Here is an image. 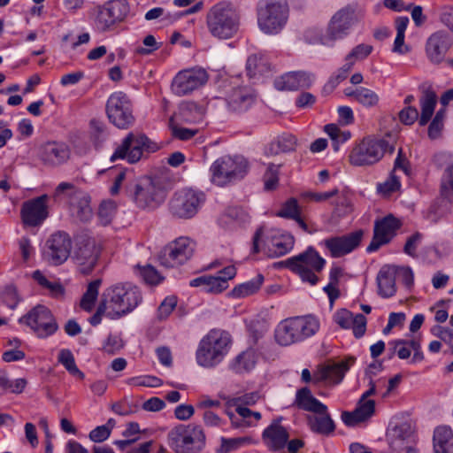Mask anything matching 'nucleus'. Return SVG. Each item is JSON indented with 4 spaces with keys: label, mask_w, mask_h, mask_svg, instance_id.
<instances>
[{
    "label": "nucleus",
    "mask_w": 453,
    "mask_h": 453,
    "mask_svg": "<svg viewBox=\"0 0 453 453\" xmlns=\"http://www.w3.org/2000/svg\"><path fill=\"white\" fill-rule=\"evenodd\" d=\"M293 405L299 410L311 412H325L326 405L313 396L311 389L307 387L298 389Z\"/></svg>",
    "instance_id": "34"
},
{
    "label": "nucleus",
    "mask_w": 453,
    "mask_h": 453,
    "mask_svg": "<svg viewBox=\"0 0 453 453\" xmlns=\"http://www.w3.org/2000/svg\"><path fill=\"white\" fill-rule=\"evenodd\" d=\"M256 354L253 350H246L238 355L232 363V369L237 372L242 373L250 372L255 367Z\"/></svg>",
    "instance_id": "44"
},
{
    "label": "nucleus",
    "mask_w": 453,
    "mask_h": 453,
    "mask_svg": "<svg viewBox=\"0 0 453 453\" xmlns=\"http://www.w3.org/2000/svg\"><path fill=\"white\" fill-rule=\"evenodd\" d=\"M396 267L385 265L378 273L376 281L378 294L383 298H389L396 292Z\"/></svg>",
    "instance_id": "33"
},
{
    "label": "nucleus",
    "mask_w": 453,
    "mask_h": 453,
    "mask_svg": "<svg viewBox=\"0 0 453 453\" xmlns=\"http://www.w3.org/2000/svg\"><path fill=\"white\" fill-rule=\"evenodd\" d=\"M257 24L261 31L276 35L282 30L288 18L287 0H259L257 6Z\"/></svg>",
    "instance_id": "5"
},
{
    "label": "nucleus",
    "mask_w": 453,
    "mask_h": 453,
    "mask_svg": "<svg viewBox=\"0 0 453 453\" xmlns=\"http://www.w3.org/2000/svg\"><path fill=\"white\" fill-rule=\"evenodd\" d=\"M203 192L185 188L176 191L169 201L168 208L171 215L177 219H191L205 202Z\"/></svg>",
    "instance_id": "9"
},
{
    "label": "nucleus",
    "mask_w": 453,
    "mask_h": 453,
    "mask_svg": "<svg viewBox=\"0 0 453 453\" xmlns=\"http://www.w3.org/2000/svg\"><path fill=\"white\" fill-rule=\"evenodd\" d=\"M296 138L295 135L291 134H283L279 136L276 144L278 146V150L280 152H288L292 151L296 149Z\"/></svg>",
    "instance_id": "62"
},
{
    "label": "nucleus",
    "mask_w": 453,
    "mask_h": 453,
    "mask_svg": "<svg viewBox=\"0 0 453 453\" xmlns=\"http://www.w3.org/2000/svg\"><path fill=\"white\" fill-rule=\"evenodd\" d=\"M58 360L70 374L78 376L81 380L84 379L85 375L77 367L73 354L70 349H61L58 353Z\"/></svg>",
    "instance_id": "49"
},
{
    "label": "nucleus",
    "mask_w": 453,
    "mask_h": 453,
    "mask_svg": "<svg viewBox=\"0 0 453 453\" xmlns=\"http://www.w3.org/2000/svg\"><path fill=\"white\" fill-rule=\"evenodd\" d=\"M231 338L228 333L212 329L199 342L196 357L201 366L211 368L219 365L228 352Z\"/></svg>",
    "instance_id": "3"
},
{
    "label": "nucleus",
    "mask_w": 453,
    "mask_h": 453,
    "mask_svg": "<svg viewBox=\"0 0 453 453\" xmlns=\"http://www.w3.org/2000/svg\"><path fill=\"white\" fill-rule=\"evenodd\" d=\"M128 383L136 387L157 388L162 385V380L151 375L137 376L129 379Z\"/></svg>",
    "instance_id": "59"
},
{
    "label": "nucleus",
    "mask_w": 453,
    "mask_h": 453,
    "mask_svg": "<svg viewBox=\"0 0 453 453\" xmlns=\"http://www.w3.org/2000/svg\"><path fill=\"white\" fill-rule=\"evenodd\" d=\"M372 46L370 44H358L350 50L348 54V58H352L355 62L364 60L372 53Z\"/></svg>",
    "instance_id": "63"
},
{
    "label": "nucleus",
    "mask_w": 453,
    "mask_h": 453,
    "mask_svg": "<svg viewBox=\"0 0 453 453\" xmlns=\"http://www.w3.org/2000/svg\"><path fill=\"white\" fill-rule=\"evenodd\" d=\"M206 25L212 36L222 40L232 38L239 29V12L230 1L219 2L207 12Z\"/></svg>",
    "instance_id": "2"
},
{
    "label": "nucleus",
    "mask_w": 453,
    "mask_h": 453,
    "mask_svg": "<svg viewBox=\"0 0 453 453\" xmlns=\"http://www.w3.org/2000/svg\"><path fill=\"white\" fill-rule=\"evenodd\" d=\"M248 168L247 161L241 157L228 156L218 158L211 166V180L219 187L242 179Z\"/></svg>",
    "instance_id": "10"
},
{
    "label": "nucleus",
    "mask_w": 453,
    "mask_h": 453,
    "mask_svg": "<svg viewBox=\"0 0 453 453\" xmlns=\"http://www.w3.org/2000/svg\"><path fill=\"white\" fill-rule=\"evenodd\" d=\"M40 157L46 164L58 165L69 158L70 150L64 142H48L42 145Z\"/></svg>",
    "instance_id": "30"
},
{
    "label": "nucleus",
    "mask_w": 453,
    "mask_h": 453,
    "mask_svg": "<svg viewBox=\"0 0 453 453\" xmlns=\"http://www.w3.org/2000/svg\"><path fill=\"white\" fill-rule=\"evenodd\" d=\"M112 26H114V19H110L108 12L105 10L104 4L99 5L95 18V27L96 30L105 32Z\"/></svg>",
    "instance_id": "54"
},
{
    "label": "nucleus",
    "mask_w": 453,
    "mask_h": 453,
    "mask_svg": "<svg viewBox=\"0 0 453 453\" xmlns=\"http://www.w3.org/2000/svg\"><path fill=\"white\" fill-rule=\"evenodd\" d=\"M401 226V222L393 215H388L374 224L373 237L366 251L368 253L378 250L382 245L387 244L395 236V232Z\"/></svg>",
    "instance_id": "24"
},
{
    "label": "nucleus",
    "mask_w": 453,
    "mask_h": 453,
    "mask_svg": "<svg viewBox=\"0 0 453 453\" xmlns=\"http://www.w3.org/2000/svg\"><path fill=\"white\" fill-rule=\"evenodd\" d=\"M387 440L392 450L400 452L415 441V429L407 421L395 423L388 429Z\"/></svg>",
    "instance_id": "26"
},
{
    "label": "nucleus",
    "mask_w": 453,
    "mask_h": 453,
    "mask_svg": "<svg viewBox=\"0 0 453 453\" xmlns=\"http://www.w3.org/2000/svg\"><path fill=\"white\" fill-rule=\"evenodd\" d=\"M453 45L452 36L445 31L433 33L426 42V55L433 65L444 62L447 53Z\"/></svg>",
    "instance_id": "23"
},
{
    "label": "nucleus",
    "mask_w": 453,
    "mask_h": 453,
    "mask_svg": "<svg viewBox=\"0 0 453 453\" xmlns=\"http://www.w3.org/2000/svg\"><path fill=\"white\" fill-rule=\"evenodd\" d=\"M107 117L114 126L127 129L134 121L133 106L129 97L124 92L112 93L106 103Z\"/></svg>",
    "instance_id": "14"
},
{
    "label": "nucleus",
    "mask_w": 453,
    "mask_h": 453,
    "mask_svg": "<svg viewBox=\"0 0 453 453\" xmlns=\"http://www.w3.org/2000/svg\"><path fill=\"white\" fill-rule=\"evenodd\" d=\"M294 244L295 238L288 233L273 235L268 245V255L275 257L284 256L293 249Z\"/></svg>",
    "instance_id": "39"
},
{
    "label": "nucleus",
    "mask_w": 453,
    "mask_h": 453,
    "mask_svg": "<svg viewBox=\"0 0 453 453\" xmlns=\"http://www.w3.org/2000/svg\"><path fill=\"white\" fill-rule=\"evenodd\" d=\"M325 132L332 140V147L334 151H338L340 145L347 142L351 137L349 131H342L335 124H327L324 127Z\"/></svg>",
    "instance_id": "48"
},
{
    "label": "nucleus",
    "mask_w": 453,
    "mask_h": 453,
    "mask_svg": "<svg viewBox=\"0 0 453 453\" xmlns=\"http://www.w3.org/2000/svg\"><path fill=\"white\" fill-rule=\"evenodd\" d=\"M127 192L133 197L135 204L141 209H155L165 198L164 189L157 185L150 178H142L127 188Z\"/></svg>",
    "instance_id": "12"
},
{
    "label": "nucleus",
    "mask_w": 453,
    "mask_h": 453,
    "mask_svg": "<svg viewBox=\"0 0 453 453\" xmlns=\"http://www.w3.org/2000/svg\"><path fill=\"white\" fill-rule=\"evenodd\" d=\"M357 22L356 7L352 4L338 10L327 23L320 41L323 45L333 46L336 41L347 37L352 27Z\"/></svg>",
    "instance_id": "8"
},
{
    "label": "nucleus",
    "mask_w": 453,
    "mask_h": 453,
    "mask_svg": "<svg viewBox=\"0 0 453 453\" xmlns=\"http://www.w3.org/2000/svg\"><path fill=\"white\" fill-rule=\"evenodd\" d=\"M400 187L401 184L398 178L392 173L387 180L378 185L377 188L380 193L388 196L398 190Z\"/></svg>",
    "instance_id": "64"
},
{
    "label": "nucleus",
    "mask_w": 453,
    "mask_h": 453,
    "mask_svg": "<svg viewBox=\"0 0 453 453\" xmlns=\"http://www.w3.org/2000/svg\"><path fill=\"white\" fill-rule=\"evenodd\" d=\"M282 419V417L273 419L262 433L263 441L270 450L280 451L286 447L289 434L287 428L280 425Z\"/></svg>",
    "instance_id": "27"
},
{
    "label": "nucleus",
    "mask_w": 453,
    "mask_h": 453,
    "mask_svg": "<svg viewBox=\"0 0 453 453\" xmlns=\"http://www.w3.org/2000/svg\"><path fill=\"white\" fill-rule=\"evenodd\" d=\"M179 116L182 121L196 122L203 116V108L194 102H187L180 104Z\"/></svg>",
    "instance_id": "47"
},
{
    "label": "nucleus",
    "mask_w": 453,
    "mask_h": 453,
    "mask_svg": "<svg viewBox=\"0 0 453 453\" xmlns=\"http://www.w3.org/2000/svg\"><path fill=\"white\" fill-rule=\"evenodd\" d=\"M117 211V204L115 202L108 200L101 203L98 208V220L102 226L111 224L115 217Z\"/></svg>",
    "instance_id": "51"
},
{
    "label": "nucleus",
    "mask_w": 453,
    "mask_h": 453,
    "mask_svg": "<svg viewBox=\"0 0 453 453\" xmlns=\"http://www.w3.org/2000/svg\"><path fill=\"white\" fill-rule=\"evenodd\" d=\"M207 81L208 74L203 68L183 70L173 78L172 90L176 96H183L201 88Z\"/></svg>",
    "instance_id": "18"
},
{
    "label": "nucleus",
    "mask_w": 453,
    "mask_h": 453,
    "mask_svg": "<svg viewBox=\"0 0 453 453\" xmlns=\"http://www.w3.org/2000/svg\"><path fill=\"white\" fill-rule=\"evenodd\" d=\"M230 111L237 113L247 111L255 103V95L246 87L233 88L226 98Z\"/></svg>",
    "instance_id": "29"
},
{
    "label": "nucleus",
    "mask_w": 453,
    "mask_h": 453,
    "mask_svg": "<svg viewBox=\"0 0 453 453\" xmlns=\"http://www.w3.org/2000/svg\"><path fill=\"white\" fill-rule=\"evenodd\" d=\"M112 411L120 416H129L135 413L138 410L136 404L129 403L126 398L114 403L111 406Z\"/></svg>",
    "instance_id": "61"
},
{
    "label": "nucleus",
    "mask_w": 453,
    "mask_h": 453,
    "mask_svg": "<svg viewBox=\"0 0 453 453\" xmlns=\"http://www.w3.org/2000/svg\"><path fill=\"white\" fill-rule=\"evenodd\" d=\"M279 165H269L264 174L265 189L267 191L274 190L279 183Z\"/></svg>",
    "instance_id": "57"
},
{
    "label": "nucleus",
    "mask_w": 453,
    "mask_h": 453,
    "mask_svg": "<svg viewBox=\"0 0 453 453\" xmlns=\"http://www.w3.org/2000/svg\"><path fill=\"white\" fill-rule=\"evenodd\" d=\"M277 343L281 346H289L299 342L293 318L286 319L279 323L274 331Z\"/></svg>",
    "instance_id": "36"
},
{
    "label": "nucleus",
    "mask_w": 453,
    "mask_h": 453,
    "mask_svg": "<svg viewBox=\"0 0 453 453\" xmlns=\"http://www.w3.org/2000/svg\"><path fill=\"white\" fill-rule=\"evenodd\" d=\"M364 231L359 229L342 236L325 239L323 244L329 250L332 257H341L357 249L363 238Z\"/></svg>",
    "instance_id": "25"
},
{
    "label": "nucleus",
    "mask_w": 453,
    "mask_h": 453,
    "mask_svg": "<svg viewBox=\"0 0 453 453\" xmlns=\"http://www.w3.org/2000/svg\"><path fill=\"white\" fill-rule=\"evenodd\" d=\"M104 5L110 19H114V25L124 20L130 10L127 0H111L106 2Z\"/></svg>",
    "instance_id": "41"
},
{
    "label": "nucleus",
    "mask_w": 453,
    "mask_h": 453,
    "mask_svg": "<svg viewBox=\"0 0 453 453\" xmlns=\"http://www.w3.org/2000/svg\"><path fill=\"white\" fill-rule=\"evenodd\" d=\"M421 114L418 119L420 126H426L431 119L437 104V96L434 90L426 88L419 99Z\"/></svg>",
    "instance_id": "40"
},
{
    "label": "nucleus",
    "mask_w": 453,
    "mask_h": 453,
    "mask_svg": "<svg viewBox=\"0 0 453 453\" xmlns=\"http://www.w3.org/2000/svg\"><path fill=\"white\" fill-rule=\"evenodd\" d=\"M375 412V402L373 400H358L357 407L353 411H342V420L348 426H355L357 424L366 421Z\"/></svg>",
    "instance_id": "31"
},
{
    "label": "nucleus",
    "mask_w": 453,
    "mask_h": 453,
    "mask_svg": "<svg viewBox=\"0 0 453 453\" xmlns=\"http://www.w3.org/2000/svg\"><path fill=\"white\" fill-rule=\"evenodd\" d=\"M355 361L356 358L350 357L337 363L321 365L314 372L313 375L305 368L302 371V380L305 383L313 382L314 384L320 382L334 385L338 384L342 380L345 373Z\"/></svg>",
    "instance_id": "15"
},
{
    "label": "nucleus",
    "mask_w": 453,
    "mask_h": 453,
    "mask_svg": "<svg viewBox=\"0 0 453 453\" xmlns=\"http://www.w3.org/2000/svg\"><path fill=\"white\" fill-rule=\"evenodd\" d=\"M293 320L299 342L313 336L319 329V321L312 315L293 317Z\"/></svg>",
    "instance_id": "37"
},
{
    "label": "nucleus",
    "mask_w": 453,
    "mask_h": 453,
    "mask_svg": "<svg viewBox=\"0 0 453 453\" xmlns=\"http://www.w3.org/2000/svg\"><path fill=\"white\" fill-rule=\"evenodd\" d=\"M73 242L68 234L59 231L46 241L43 257L52 265H60L70 256Z\"/></svg>",
    "instance_id": "17"
},
{
    "label": "nucleus",
    "mask_w": 453,
    "mask_h": 453,
    "mask_svg": "<svg viewBox=\"0 0 453 453\" xmlns=\"http://www.w3.org/2000/svg\"><path fill=\"white\" fill-rule=\"evenodd\" d=\"M276 216L295 220L306 233L312 234L315 231L306 223L305 218L303 216L302 207L295 197H290L282 203L280 209L276 212Z\"/></svg>",
    "instance_id": "32"
},
{
    "label": "nucleus",
    "mask_w": 453,
    "mask_h": 453,
    "mask_svg": "<svg viewBox=\"0 0 453 453\" xmlns=\"http://www.w3.org/2000/svg\"><path fill=\"white\" fill-rule=\"evenodd\" d=\"M349 76L343 70L338 68L328 79L327 82L323 87V92L329 94Z\"/></svg>",
    "instance_id": "60"
},
{
    "label": "nucleus",
    "mask_w": 453,
    "mask_h": 453,
    "mask_svg": "<svg viewBox=\"0 0 453 453\" xmlns=\"http://www.w3.org/2000/svg\"><path fill=\"white\" fill-rule=\"evenodd\" d=\"M246 69L249 76L254 77L257 74H263L267 72L270 66L263 55L254 54L248 58Z\"/></svg>",
    "instance_id": "46"
},
{
    "label": "nucleus",
    "mask_w": 453,
    "mask_h": 453,
    "mask_svg": "<svg viewBox=\"0 0 453 453\" xmlns=\"http://www.w3.org/2000/svg\"><path fill=\"white\" fill-rule=\"evenodd\" d=\"M356 102L366 108H372L379 104L380 97L373 90L365 88L357 87V94Z\"/></svg>",
    "instance_id": "52"
},
{
    "label": "nucleus",
    "mask_w": 453,
    "mask_h": 453,
    "mask_svg": "<svg viewBox=\"0 0 453 453\" xmlns=\"http://www.w3.org/2000/svg\"><path fill=\"white\" fill-rule=\"evenodd\" d=\"M263 281L264 276L258 274L256 278L234 287L231 291V296L241 298L252 295L260 288Z\"/></svg>",
    "instance_id": "43"
},
{
    "label": "nucleus",
    "mask_w": 453,
    "mask_h": 453,
    "mask_svg": "<svg viewBox=\"0 0 453 453\" xmlns=\"http://www.w3.org/2000/svg\"><path fill=\"white\" fill-rule=\"evenodd\" d=\"M19 322L30 327L33 333L42 339L53 335L58 329V322L52 312L44 305H36L26 315L22 316Z\"/></svg>",
    "instance_id": "13"
},
{
    "label": "nucleus",
    "mask_w": 453,
    "mask_h": 453,
    "mask_svg": "<svg viewBox=\"0 0 453 453\" xmlns=\"http://www.w3.org/2000/svg\"><path fill=\"white\" fill-rule=\"evenodd\" d=\"M236 275L234 265H228L219 271L217 276L202 275L189 281V286L201 288V289L210 294H219L228 288V280Z\"/></svg>",
    "instance_id": "20"
},
{
    "label": "nucleus",
    "mask_w": 453,
    "mask_h": 453,
    "mask_svg": "<svg viewBox=\"0 0 453 453\" xmlns=\"http://www.w3.org/2000/svg\"><path fill=\"white\" fill-rule=\"evenodd\" d=\"M284 263L303 281L309 282L313 286L319 281V277L315 274V272L319 273L322 271L326 265V260L320 257L314 248L309 247L303 253L288 258Z\"/></svg>",
    "instance_id": "7"
},
{
    "label": "nucleus",
    "mask_w": 453,
    "mask_h": 453,
    "mask_svg": "<svg viewBox=\"0 0 453 453\" xmlns=\"http://www.w3.org/2000/svg\"><path fill=\"white\" fill-rule=\"evenodd\" d=\"M101 249L93 239L80 242L74 251L73 261L81 273L88 275L92 273L98 263Z\"/></svg>",
    "instance_id": "21"
},
{
    "label": "nucleus",
    "mask_w": 453,
    "mask_h": 453,
    "mask_svg": "<svg viewBox=\"0 0 453 453\" xmlns=\"http://www.w3.org/2000/svg\"><path fill=\"white\" fill-rule=\"evenodd\" d=\"M101 300L108 307V318L118 319L133 311L142 301L139 288L130 282L113 284L105 288Z\"/></svg>",
    "instance_id": "1"
},
{
    "label": "nucleus",
    "mask_w": 453,
    "mask_h": 453,
    "mask_svg": "<svg viewBox=\"0 0 453 453\" xmlns=\"http://www.w3.org/2000/svg\"><path fill=\"white\" fill-rule=\"evenodd\" d=\"M434 453H453V432L449 426H438L434 432Z\"/></svg>",
    "instance_id": "38"
},
{
    "label": "nucleus",
    "mask_w": 453,
    "mask_h": 453,
    "mask_svg": "<svg viewBox=\"0 0 453 453\" xmlns=\"http://www.w3.org/2000/svg\"><path fill=\"white\" fill-rule=\"evenodd\" d=\"M177 305V297L175 296H166L157 308V319L159 320L166 319Z\"/></svg>",
    "instance_id": "58"
},
{
    "label": "nucleus",
    "mask_w": 453,
    "mask_h": 453,
    "mask_svg": "<svg viewBox=\"0 0 453 453\" xmlns=\"http://www.w3.org/2000/svg\"><path fill=\"white\" fill-rule=\"evenodd\" d=\"M194 250L195 243L192 240L180 237L163 250L161 263L167 267L181 265L192 257Z\"/></svg>",
    "instance_id": "19"
},
{
    "label": "nucleus",
    "mask_w": 453,
    "mask_h": 453,
    "mask_svg": "<svg viewBox=\"0 0 453 453\" xmlns=\"http://www.w3.org/2000/svg\"><path fill=\"white\" fill-rule=\"evenodd\" d=\"M139 275L150 285H157L163 280L159 273L150 265L145 266L137 265Z\"/></svg>",
    "instance_id": "55"
},
{
    "label": "nucleus",
    "mask_w": 453,
    "mask_h": 453,
    "mask_svg": "<svg viewBox=\"0 0 453 453\" xmlns=\"http://www.w3.org/2000/svg\"><path fill=\"white\" fill-rule=\"evenodd\" d=\"M102 284L101 279H96L88 283L86 292L81 300V307L87 311H91L98 296V290Z\"/></svg>",
    "instance_id": "45"
},
{
    "label": "nucleus",
    "mask_w": 453,
    "mask_h": 453,
    "mask_svg": "<svg viewBox=\"0 0 453 453\" xmlns=\"http://www.w3.org/2000/svg\"><path fill=\"white\" fill-rule=\"evenodd\" d=\"M296 72H290L283 74L274 81V86L278 90H297Z\"/></svg>",
    "instance_id": "56"
},
{
    "label": "nucleus",
    "mask_w": 453,
    "mask_h": 453,
    "mask_svg": "<svg viewBox=\"0 0 453 453\" xmlns=\"http://www.w3.org/2000/svg\"><path fill=\"white\" fill-rule=\"evenodd\" d=\"M168 440L176 453H200L206 444L204 431L196 424L174 426L168 434Z\"/></svg>",
    "instance_id": "4"
},
{
    "label": "nucleus",
    "mask_w": 453,
    "mask_h": 453,
    "mask_svg": "<svg viewBox=\"0 0 453 453\" xmlns=\"http://www.w3.org/2000/svg\"><path fill=\"white\" fill-rule=\"evenodd\" d=\"M351 211V200L345 195L339 196L335 201L334 209L331 215V220L336 224L341 219L348 216Z\"/></svg>",
    "instance_id": "50"
},
{
    "label": "nucleus",
    "mask_w": 453,
    "mask_h": 453,
    "mask_svg": "<svg viewBox=\"0 0 453 453\" xmlns=\"http://www.w3.org/2000/svg\"><path fill=\"white\" fill-rule=\"evenodd\" d=\"M393 153L394 147L382 138L367 136L351 150L349 160L352 165L365 166L378 163L386 152Z\"/></svg>",
    "instance_id": "6"
},
{
    "label": "nucleus",
    "mask_w": 453,
    "mask_h": 453,
    "mask_svg": "<svg viewBox=\"0 0 453 453\" xmlns=\"http://www.w3.org/2000/svg\"><path fill=\"white\" fill-rule=\"evenodd\" d=\"M104 5L110 19H114V25L124 20L130 10L127 0H111L106 2Z\"/></svg>",
    "instance_id": "42"
},
{
    "label": "nucleus",
    "mask_w": 453,
    "mask_h": 453,
    "mask_svg": "<svg viewBox=\"0 0 453 453\" xmlns=\"http://www.w3.org/2000/svg\"><path fill=\"white\" fill-rule=\"evenodd\" d=\"M64 194L69 198L71 211L81 221L88 222L93 216L90 206V196L69 182H61L55 190V196Z\"/></svg>",
    "instance_id": "16"
},
{
    "label": "nucleus",
    "mask_w": 453,
    "mask_h": 453,
    "mask_svg": "<svg viewBox=\"0 0 453 453\" xmlns=\"http://www.w3.org/2000/svg\"><path fill=\"white\" fill-rule=\"evenodd\" d=\"M334 320L343 329L351 328L354 336L357 339L361 338L365 334L367 320L361 313L353 315L349 310L341 309L334 313Z\"/></svg>",
    "instance_id": "28"
},
{
    "label": "nucleus",
    "mask_w": 453,
    "mask_h": 453,
    "mask_svg": "<svg viewBox=\"0 0 453 453\" xmlns=\"http://www.w3.org/2000/svg\"><path fill=\"white\" fill-rule=\"evenodd\" d=\"M306 421L310 429L319 434L329 435L335 430V424L327 409L325 412H316L313 415H308Z\"/></svg>",
    "instance_id": "35"
},
{
    "label": "nucleus",
    "mask_w": 453,
    "mask_h": 453,
    "mask_svg": "<svg viewBox=\"0 0 453 453\" xmlns=\"http://www.w3.org/2000/svg\"><path fill=\"white\" fill-rule=\"evenodd\" d=\"M48 195H42L25 201L20 209L23 224L27 226H38L49 217Z\"/></svg>",
    "instance_id": "22"
},
{
    "label": "nucleus",
    "mask_w": 453,
    "mask_h": 453,
    "mask_svg": "<svg viewBox=\"0 0 453 453\" xmlns=\"http://www.w3.org/2000/svg\"><path fill=\"white\" fill-rule=\"evenodd\" d=\"M158 149L157 144L145 134L129 133L111 155V161L114 162L121 158L134 164L142 158L144 151L151 153Z\"/></svg>",
    "instance_id": "11"
},
{
    "label": "nucleus",
    "mask_w": 453,
    "mask_h": 453,
    "mask_svg": "<svg viewBox=\"0 0 453 453\" xmlns=\"http://www.w3.org/2000/svg\"><path fill=\"white\" fill-rule=\"evenodd\" d=\"M389 358L397 354L400 359H406L411 356V347L408 340H395L388 342Z\"/></svg>",
    "instance_id": "53"
}]
</instances>
